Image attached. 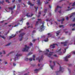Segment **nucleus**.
I'll use <instances>...</instances> for the list:
<instances>
[{"label": "nucleus", "instance_id": "21", "mask_svg": "<svg viewBox=\"0 0 75 75\" xmlns=\"http://www.w3.org/2000/svg\"><path fill=\"white\" fill-rule=\"evenodd\" d=\"M20 6H18L17 7V10H20Z\"/></svg>", "mask_w": 75, "mask_h": 75}, {"label": "nucleus", "instance_id": "27", "mask_svg": "<svg viewBox=\"0 0 75 75\" xmlns=\"http://www.w3.org/2000/svg\"><path fill=\"white\" fill-rule=\"evenodd\" d=\"M47 9H45L44 11V13H47Z\"/></svg>", "mask_w": 75, "mask_h": 75}, {"label": "nucleus", "instance_id": "39", "mask_svg": "<svg viewBox=\"0 0 75 75\" xmlns=\"http://www.w3.org/2000/svg\"><path fill=\"white\" fill-rule=\"evenodd\" d=\"M36 40V39H34L32 40V41L33 42H34Z\"/></svg>", "mask_w": 75, "mask_h": 75}, {"label": "nucleus", "instance_id": "37", "mask_svg": "<svg viewBox=\"0 0 75 75\" xmlns=\"http://www.w3.org/2000/svg\"><path fill=\"white\" fill-rule=\"evenodd\" d=\"M1 38H3V39H4V40H5V39H6V37H5L4 36H2Z\"/></svg>", "mask_w": 75, "mask_h": 75}, {"label": "nucleus", "instance_id": "24", "mask_svg": "<svg viewBox=\"0 0 75 75\" xmlns=\"http://www.w3.org/2000/svg\"><path fill=\"white\" fill-rule=\"evenodd\" d=\"M6 1V3H8V4H10V1H9V0H5Z\"/></svg>", "mask_w": 75, "mask_h": 75}, {"label": "nucleus", "instance_id": "28", "mask_svg": "<svg viewBox=\"0 0 75 75\" xmlns=\"http://www.w3.org/2000/svg\"><path fill=\"white\" fill-rule=\"evenodd\" d=\"M38 25V21H37L36 22V24L35 25V26H37V25Z\"/></svg>", "mask_w": 75, "mask_h": 75}, {"label": "nucleus", "instance_id": "53", "mask_svg": "<svg viewBox=\"0 0 75 75\" xmlns=\"http://www.w3.org/2000/svg\"><path fill=\"white\" fill-rule=\"evenodd\" d=\"M3 52H4L3 54H6V52H5V51L3 50Z\"/></svg>", "mask_w": 75, "mask_h": 75}, {"label": "nucleus", "instance_id": "26", "mask_svg": "<svg viewBox=\"0 0 75 75\" xmlns=\"http://www.w3.org/2000/svg\"><path fill=\"white\" fill-rule=\"evenodd\" d=\"M47 35H48V36L47 37H48V38H49V37H51V36H52V35H51V34H50V33H48Z\"/></svg>", "mask_w": 75, "mask_h": 75}, {"label": "nucleus", "instance_id": "6", "mask_svg": "<svg viewBox=\"0 0 75 75\" xmlns=\"http://www.w3.org/2000/svg\"><path fill=\"white\" fill-rule=\"evenodd\" d=\"M71 57V55H69L68 56H66V57L64 58V60L65 61H68V58H69V57Z\"/></svg>", "mask_w": 75, "mask_h": 75}, {"label": "nucleus", "instance_id": "51", "mask_svg": "<svg viewBox=\"0 0 75 75\" xmlns=\"http://www.w3.org/2000/svg\"><path fill=\"white\" fill-rule=\"evenodd\" d=\"M36 31H35V30H33V32H32V33H36Z\"/></svg>", "mask_w": 75, "mask_h": 75}, {"label": "nucleus", "instance_id": "19", "mask_svg": "<svg viewBox=\"0 0 75 75\" xmlns=\"http://www.w3.org/2000/svg\"><path fill=\"white\" fill-rule=\"evenodd\" d=\"M28 13H27L26 14V16H28V17H32L33 16V14H32L31 15V16H30V15H28Z\"/></svg>", "mask_w": 75, "mask_h": 75}, {"label": "nucleus", "instance_id": "8", "mask_svg": "<svg viewBox=\"0 0 75 75\" xmlns=\"http://www.w3.org/2000/svg\"><path fill=\"white\" fill-rule=\"evenodd\" d=\"M67 43H68L67 41H66L65 42H61V44H64V46H67Z\"/></svg>", "mask_w": 75, "mask_h": 75}, {"label": "nucleus", "instance_id": "43", "mask_svg": "<svg viewBox=\"0 0 75 75\" xmlns=\"http://www.w3.org/2000/svg\"><path fill=\"white\" fill-rule=\"evenodd\" d=\"M66 19L67 20V21H68V20H69V17H66Z\"/></svg>", "mask_w": 75, "mask_h": 75}, {"label": "nucleus", "instance_id": "38", "mask_svg": "<svg viewBox=\"0 0 75 75\" xmlns=\"http://www.w3.org/2000/svg\"><path fill=\"white\" fill-rule=\"evenodd\" d=\"M29 60L30 61H33V59L31 58H29Z\"/></svg>", "mask_w": 75, "mask_h": 75}, {"label": "nucleus", "instance_id": "42", "mask_svg": "<svg viewBox=\"0 0 75 75\" xmlns=\"http://www.w3.org/2000/svg\"><path fill=\"white\" fill-rule=\"evenodd\" d=\"M57 8H62V7L61 6H57Z\"/></svg>", "mask_w": 75, "mask_h": 75}, {"label": "nucleus", "instance_id": "50", "mask_svg": "<svg viewBox=\"0 0 75 75\" xmlns=\"http://www.w3.org/2000/svg\"><path fill=\"white\" fill-rule=\"evenodd\" d=\"M75 17H74V18L73 20H72V21H73L74 22H75Z\"/></svg>", "mask_w": 75, "mask_h": 75}, {"label": "nucleus", "instance_id": "5", "mask_svg": "<svg viewBox=\"0 0 75 75\" xmlns=\"http://www.w3.org/2000/svg\"><path fill=\"white\" fill-rule=\"evenodd\" d=\"M58 45V44H55L54 43L53 44L51 45L50 46V49H52V48H55V45Z\"/></svg>", "mask_w": 75, "mask_h": 75}, {"label": "nucleus", "instance_id": "32", "mask_svg": "<svg viewBox=\"0 0 75 75\" xmlns=\"http://www.w3.org/2000/svg\"><path fill=\"white\" fill-rule=\"evenodd\" d=\"M23 30V29H21L19 31H18L19 33H21L22 31Z\"/></svg>", "mask_w": 75, "mask_h": 75}, {"label": "nucleus", "instance_id": "7", "mask_svg": "<svg viewBox=\"0 0 75 75\" xmlns=\"http://www.w3.org/2000/svg\"><path fill=\"white\" fill-rule=\"evenodd\" d=\"M38 59L39 60V62H41V60H42V61L43 59V55H42L41 58L39 59V58L38 57L37 59Z\"/></svg>", "mask_w": 75, "mask_h": 75}, {"label": "nucleus", "instance_id": "12", "mask_svg": "<svg viewBox=\"0 0 75 75\" xmlns=\"http://www.w3.org/2000/svg\"><path fill=\"white\" fill-rule=\"evenodd\" d=\"M53 63L54 64V66H51V65H50V67L52 69H53V68H54V67L55 65V62H53Z\"/></svg>", "mask_w": 75, "mask_h": 75}, {"label": "nucleus", "instance_id": "47", "mask_svg": "<svg viewBox=\"0 0 75 75\" xmlns=\"http://www.w3.org/2000/svg\"><path fill=\"white\" fill-rule=\"evenodd\" d=\"M59 27L60 28H61V27H64V25H60L59 26Z\"/></svg>", "mask_w": 75, "mask_h": 75}, {"label": "nucleus", "instance_id": "54", "mask_svg": "<svg viewBox=\"0 0 75 75\" xmlns=\"http://www.w3.org/2000/svg\"><path fill=\"white\" fill-rule=\"evenodd\" d=\"M49 8H52L51 6H50V5H49Z\"/></svg>", "mask_w": 75, "mask_h": 75}, {"label": "nucleus", "instance_id": "40", "mask_svg": "<svg viewBox=\"0 0 75 75\" xmlns=\"http://www.w3.org/2000/svg\"><path fill=\"white\" fill-rule=\"evenodd\" d=\"M46 21H50L49 20V19L47 18L46 19Z\"/></svg>", "mask_w": 75, "mask_h": 75}, {"label": "nucleus", "instance_id": "34", "mask_svg": "<svg viewBox=\"0 0 75 75\" xmlns=\"http://www.w3.org/2000/svg\"><path fill=\"white\" fill-rule=\"evenodd\" d=\"M75 6V2H74L73 4V5H72V7L74 6Z\"/></svg>", "mask_w": 75, "mask_h": 75}, {"label": "nucleus", "instance_id": "57", "mask_svg": "<svg viewBox=\"0 0 75 75\" xmlns=\"http://www.w3.org/2000/svg\"><path fill=\"white\" fill-rule=\"evenodd\" d=\"M13 66H14V67H15V66L16 65V64H15V63H13Z\"/></svg>", "mask_w": 75, "mask_h": 75}, {"label": "nucleus", "instance_id": "25", "mask_svg": "<svg viewBox=\"0 0 75 75\" xmlns=\"http://www.w3.org/2000/svg\"><path fill=\"white\" fill-rule=\"evenodd\" d=\"M40 69H35L34 70V71H36V72H38V71H39V70H40Z\"/></svg>", "mask_w": 75, "mask_h": 75}, {"label": "nucleus", "instance_id": "29", "mask_svg": "<svg viewBox=\"0 0 75 75\" xmlns=\"http://www.w3.org/2000/svg\"><path fill=\"white\" fill-rule=\"evenodd\" d=\"M11 44V42L9 43L8 44L6 45L5 46H8V45H10V44Z\"/></svg>", "mask_w": 75, "mask_h": 75}, {"label": "nucleus", "instance_id": "33", "mask_svg": "<svg viewBox=\"0 0 75 75\" xmlns=\"http://www.w3.org/2000/svg\"><path fill=\"white\" fill-rule=\"evenodd\" d=\"M25 61H28V58H26L25 59Z\"/></svg>", "mask_w": 75, "mask_h": 75}, {"label": "nucleus", "instance_id": "10", "mask_svg": "<svg viewBox=\"0 0 75 75\" xmlns=\"http://www.w3.org/2000/svg\"><path fill=\"white\" fill-rule=\"evenodd\" d=\"M45 55H47L48 57L49 58H50L51 57V56L52 55V54H51L50 53L48 54V53H45Z\"/></svg>", "mask_w": 75, "mask_h": 75}, {"label": "nucleus", "instance_id": "46", "mask_svg": "<svg viewBox=\"0 0 75 75\" xmlns=\"http://www.w3.org/2000/svg\"><path fill=\"white\" fill-rule=\"evenodd\" d=\"M35 58V55H33V58Z\"/></svg>", "mask_w": 75, "mask_h": 75}, {"label": "nucleus", "instance_id": "30", "mask_svg": "<svg viewBox=\"0 0 75 75\" xmlns=\"http://www.w3.org/2000/svg\"><path fill=\"white\" fill-rule=\"evenodd\" d=\"M32 54H33V53L31 52H30L28 54V55H32Z\"/></svg>", "mask_w": 75, "mask_h": 75}, {"label": "nucleus", "instance_id": "14", "mask_svg": "<svg viewBox=\"0 0 75 75\" xmlns=\"http://www.w3.org/2000/svg\"><path fill=\"white\" fill-rule=\"evenodd\" d=\"M60 33H61V31H60V30H59L58 31H57V32L55 33L56 34H57V36L59 35V34Z\"/></svg>", "mask_w": 75, "mask_h": 75}, {"label": "nucleus", "instance_id": "60", "mask_svg": "<svg viewBox=\"0 0 75 75\" xmlns=\"http://www.w3.org/2000/svg\"><path fill=\"white\" fill-rule=\"evenodd\" d=\"M68 33V31H66L65 32V33L66 34H67V33Z\"/></svg>", "mask_w": 75, "mask_h": 75}, {"label": "nucleus", "instance_id": "31", "mask_svg": "<svg viewBox=\"0 0 75 75\" xmlns=\"http://www.w3.org/2000/svg\"><path fill=\"white\" fill-rule=\"evenodd\" d=\"M41 38H45V35H44L43 36H42L41 37Z\"/></svg>", "mask_w": 75, "mask_h": 75}, {"label": "nucleus", "instance_id": "64", "mask_svg": "<svg viewBox=\"0 0 75 75\" xmlns=\"http://www.w3.org/2000/svg\"><path fill=\"white\" fill-rule=\"evenodd\" d=\"M75 26V23L73 24V27H74Z\"/></svg>", "mask_w": 75, "mask_h": 75}, {"label": "nucleus", "instance_id": "36", "mask_svg": "<svg viewBox=\"0 0 75 75\" xmlns=\"http://www.w3.org/2000/svg\"><path fill=\"white\" fill-rule=\"evenodd\" d=\"M33 43H32L31 42H30V44L29 45H30V46H32L33 45Z\"/></svg>", "mask_w": 75, "mask_h": 75}, {"label": "nucleus", "instance_id": "59", "mask_svg": "<svg viewBox=\"0 0 75 75\" xmlns=\"http://www.w3.org/2000/svg\"><path fill=\"white\" fill-rule=\"evenodd\" d=\"M46 51H47L48 52H49V49H46Z\"/></svg>", "mask_w": 75, "mask_h": 75}, {"label": "nucleus", "instance_id": "11", "mask_svg": "<svg viewBox=\"0 0 75 75\" xmlns=\"http://www.w3.org/2000/svg\"><path fill=\"white\" fill-rule=\"evenodd\" d=\"M15 24L16 25L14 26V27H17L18 25H21V24H20V23L16 22L15 23Z\"/></svg>", "mask_w": 75, "mask_h": 75}, {"label": "nucleus", "instance_id": "61", "mask_svg": "<svg viewBox=\"0 0 75 75\" xmlns=\"http://www.w3.org/2000/svg\"><path fill=\"white\" fill-rule=\"evenodd\" d=\"M39 14H41V11H40L38 13Z\"/></svg>", "mask_w": 75, "mask_h": 75}, {"label": "nucleus", "instance_id": "4", "mask_svg": "<svg viewBox=\"0 0 75 75\" xmlns=\"http://www.w3.org/2000/svg\"><path fill=\"white\" fill-rule=\"evenodd\" d=\"M16 57L15 58V60H14V61H16V58H17V59H19V58H18V57H21L22 56V54H16Z\"/></svg>", "mask_w": 75, "mask_h": 75}, {"label": "nucleus", "instance_id": "45", "mask_svg": "<svg viewBox=\"0 0 75 75\" xmlns=\"http://www.w3.org/2000/svg\"><path fill=\"white\" fill-rule=\"evenodd\" d=\"M72 8H72L71 9H67V10H66V11H69V10H71L72 9Z\"/></svg>", "mask_w": 75, "mask_h": 75}, {"label": "nucleus", "instance_id": "49", "mask_svg": "<svg viewBox=\"0 0 75 75\" xmlns=\"http://www.w3.org/2000/svg\"><path fill=\"white\" fill-rule=\"evenodd\" d=\"M4 21H0V23H3V22H4Z\"/></svg>", "mask_w": 75, "mask_h": 75}, {"label": "nucleus", "instance_id": "16", "mask_svg": "<svg viewBox=\"0 0 75 75\" xmlns=\"http://www.w3.org/2000/svg\"><path fill=\"white\" fill-rule=\"evenodd\" d=\"M13 53H14V51L10 52L9 53L6 55V56H9V55H10V54H13Z\"/></svg>", "mask_w": 75, "mask_h": 75}, {"label": "nucleus", "instance_id": "2", "mask_svg": "<svg viewBox=\"0 0 75 75\" xmlns=\"http://www.w3.org/2000/svg\"><path fill=\"white\" fill-rule=\"evenodd\" d=\"M25 47L23 48V50H22V51L23 52H28V50L30 49L29 46L27 47V45H25Z\"/></svg>", "mask_w": 75, "mask_h": 75}, {"label": "nucleus", "instance_id": "44", "mask_svg": "<svg viewBox=\"0 0 75 75\" xmlns=\"http://www.w3.org/2000/svg\"><path fill=\"white\" fill-rule=\"evenodd\" d=\"M64 21V18H62L61 20V21Z\"/></svg>", "mask_w": 75, "mask_h": 75}, {"label": "nucleus", "instance_id": "17", "mask_svg": "<svg viewBox=\"0 0 75 75\" xmlns=\"http://www.w3.org/2000/svg\"><path fill=\"white\" fill-rule=\"evenodd\" d=\"M38 4V5H40L41 3L40 2V0H38L37 1Z\"/></svg>", "mask_w": 75, "mask_h": 75}, {"label": "nucleus", "instance_id": "20", "mask_svg": "<svg viewBox=\"0 0 75 75\" xmlns=\"http://www.w3.org/2000/svg\"><path fill=\"white\" fill-rule=\"evenodd\" d=\"M48 38H47L46 39H45L44 40V41H45V42H48Z\"/></svg>", "mask_w": 75, "mask_h": 75}, {"label": "nucleus", "instance_id": "15", "mask_svg": "<svg viewBox=\"0 0 75 75\" xmlns=\"http://www.w3.org/2000/svg\"><path fill=\"white\" fill-rule=\"evenodd\" d=\"M66 48L64 49V50H63V52L64 53H65V52L67 51V49H68V47H66Z\"/></svg>", "mask_w": 75, "mask_h": 75}, {"label": "nucleus", "instance_id": "58", "mask_svg": "<svg viewBox=\"0 0 75 75\" xmlns=\"http://www.w3.org/2000/svg\"><path fill=\"white\" fill-rule=\"evenodd\" d=\"M18 1L19 3H20L21 1V0H18Z\"/></svg>", "mask_w": 75, "mask_h": 75}, {"label": "nucleus", "instance_id": "1", "mask_svg": "<svg viewBox=\"0 0 75 75\" xmlns=\"http://www.w3.org/2000/svg\"><path fill=\"white\" fill-rule=\"evenodd\" d=\"M64 68L61 67L60 66L59 71L56 72V75H58L59 74H60L61 72H64Z\"/></svg>", "mask_w": 75, "mask_h": 75}, {"label": "nucleus", "instance_id": "18", "mask_svg": "<svg viewBox=\"0 0 75 75\" xmlns=\"http://www.w3.org/2000/svg\"><path fill=\"white\" fill-rule=\"evenodd\" d=\"M16 35H13H13H11L12 36H10L9 38H13V37H15Z\"/></svg>", "mask_w": 75, "mask_h": 75}, {"label": "nucleus", "instance_id": "23", "mask_svg": "<svg viewBox=\"0 0 75 75\" xmlns=\"http://www.w3.org/2000/svg\"><path fill=\"white\" fill-rule=\"evenodd\" d=\"M72 15L70 16L69 17L70 18H71V17H72L73 16V15H75V12L72 13Z\"/></svg>", "mask_w": 75, "mask_h": 75}, {"label": "nucleus", "instance_id": "9", "mask_svg": "<svg viewBox=\"0 0 75 75\" xmlns=\"http://www.w3.org/2000/svg\"><path fill=\"white\" fill-rule=\"evenodd\" d=\"M44 24H45V23L44 22H43L42 23V25L41 26V29H42V30H44V29H45V27L44 25Z\"/></svg>", "mask_w": 75, "mask_h": 75}, {"label": "nucleus", "instance_id": "62", "mask_svg": "<svg viewBox=\"0 0 75 75\" xmlns=\"http://www.w3.org/2000/svg\"><path fill=\"white\" fill-rule=\"evenodd\" d=\"M58 12H59L60 14H61V11L60 10V11H59Z\"/></svg>", "mask_w": 75, "mask_h": 75}, {"label": "nucleus", "instance_id": "35", "mask_svg": "<svg viewBox=\"0 0 75 75\" xmlns=\"http://www.w3.org/2000/svg\"><path fill=\"white\" fill-rule=\"evenodd\" d=\"M9 10H13V8L12 7H10L9 8Z\"/></svg>", "mask_w": 75, "mask_h": 75}, {"label": "nucleus", "instance_id": "56", "mask_svg": "<svg viewBox=\"0 0 75 75\" xmlns=\"http://www.w3.org/2000/svg\"><path fill=\"white\" fill-rule=\"evenodd\" d=\"M53 56H55V57H57V54H54L53 55Z\"/></svg>", "mask_w": 75, "mask_h": 75}, {"label": "nucleus", "instance_id": "41", "mask_svg": "<svg viewBox=\"0 0 75 75\" xmlns=\"http://www.w3.org/2000/svg\"><path fill=\"white\" fill-rule=\"evenodd\" d=\"M28 3L29 5H30L31 3L30 2V1H28Z\"/></svg>", "mask_w": 75, "mask_h": 75}, {"label": "nucleus", "instance_id": "3", "mask_svg": "<svg viewBox=\"0 0 75 75\" xmlns=\"http://www.w3.org/2000/svg\"><path fill=\"white\" fill-rule=\"evenodd\" d=\"M26 34V33H23L20 34V35L19 36V37H21V38L20 40V41H21L23 40V36H24V35H25Z\"/></svg>", "mask_w": 75, "mask_h": 75}, {"label": "nucleus", "instance_id": "55", "mask_svg": "<svg viewBox=\"0 0 75 75\" xmlns=\"http://www.w3.org/2000/svg\"><path fill=\"white\" fill-rule=\"evenodd\" d=\"M29 24H30V23L28 22L26 23V25H28Z\"/></svg>", "mask_w": 75, "mask_h": 75}, {"label": "nucleus", "instance_id": "13", "mask_svg": "<svg viewBox=\"0 0 75 75\" xmlns=\"http://www.w3.org/2000/svg\"><path fill=\"white\" fill-rule=\"evenodd\" d=\"M62 49L60 48V49H59V50H58L57 51V52H58V54L59 55H61L62 54V52H59V51H61V50Z\"/></svg>", "mask_w": 75, "mask_h": 75}, {"label": "nucleus", "instance_id": "52", "mask_svg": "<svg viewBox=\"0 0 75 75\" xmlns=\"http://www.w3.org/2000/svg\"><path fill=\"white\" fill-rule=\"evenodd\" d=\"M68 70L69 71V72L70 74L71 73V70H70V69H69V68H68Z\"/></svg>", "mask_w": 75, "mask_h": 75}, {"label": "nucleus", "instance_id": "48", "mask_svg": "<svg viewBox=\"0 0 75 75\" xmlns=\"http://www.w3.org/2000/svg\"><path fill=\"white\" fill-rule=\"evenodd\" d=\"M31 6H34V4H32L31 3L30 5Z\"/></svg>", "mask_w": 75, "mask_h": 75}, {"label": "nucleus", "instance_id": "22", "mask_svg": "<svg viewBox=\"0 0 75 75\" xmlns=\"http://www.w3.org/2000/svg\"><path fill=\"white\" fill-rule=\"evenodd\" d=\"M35 9H36L35 12H37V10H38V6H37V8H36V7L35 6Z\"/></svg>", "mask_w": 75, "mask_h": 75}, {"label": "nucleus", "instance_id": "63", "mask_svg": "<svg viewBox=\"0 0 75 75\" xmlns=\"http://www.w3.org/2000/svg\"><path fill=\"white\" fill-rule=\"evenodd\" d=\"M5 64H8V63L7 62H5Z\"/></svg>", "mask_w": 75, "mask_h": 75}]
</instances>
